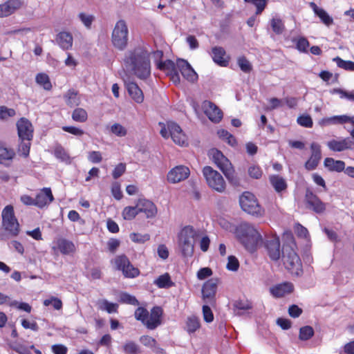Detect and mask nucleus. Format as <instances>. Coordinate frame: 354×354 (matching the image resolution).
Segmentation results:
<instances>
[{"label": "nucleus", "mask_w": 354, "mask_h": 354, "mask_svg": "<svg viewBox=\"0 0 354 354\" xmlns=\"http://www.w3.org/2000/svg\"><path fill=\"white\" fill-rule=\"evenodd\" d=\"M55 156L62 162H70V158L64 149L61 146H57L54 151Z\"/></svg>", "instance_id": "50"}, {"label": "nucleus", "mask_w": 354, "mask_h": 354, "mask_svg": "<svg viewBox=\"0 0 354 354\" xmlns=\"http://www.w3.org/2000/svg\"><path fill=\"white\" fill-rule=\"evenodd\" d=\"M123 351L126 354H138L140 353L138 345L133 341H128L123 345Z\"/></svg>", "instance_id": "45"}, {"label": "nucleus", "mask_w": 354, "mask_h": 354, "mask_svg": "<svg viewBox=\"0 0 354 354\" xmlns=\"http://www.w3.org/2000/svg\"><path fill=\"white\" fill-rule=\"evenodd\" d=\"M114 264L115 268L121 270L124 276L127 278H134L138 276L139 270L135 268L124 255H120L115 258Z\"/></svg>", "instance_id": "9"}, {"label": "nucleus", "mask_w": 354, "mask_h": 354, "mask_svg": "<svg viewBox=\"0 0 354 354\" xmlns=\"http://www.w3.org/2000/svg\"><path fill=\"white\" fill-rule=\"evenodd\" d=\"M297 122L302 127L310 128L313 127V120L308 115H302L298 117Z\"/></svg>", "instance_id": "59"}, {"label": "nucleus", "mask_w": 354, "mask_h": 354, "mask_svg": "<svg viewBox=\"0 0 354 354\" xmlns=\"http://www.w3.org/2000/svg\"><path fill=\"white\" fill-rule=\"evenodd\" d=\"M110 131L113 134L118 137L125 136L127 133L126 128L119 123H114L113 125H111L110 127Z\"/></svg>", "instance_id": "52"}, {"label": "nucleus", "mask_w": 354, "mask_h": 354, "mask_svg": "<svg viewBox=\"0 0 354 354\" xmlns=\"http://www.w3.org/2000/svg\"><path fill=\"white\" fill-rule=\"evenodd\" d=\"M239 203L241 209L249 214L261 216L263 210L259 204L255 196L249 192H245L239 198Z\"/></svg>", "instance_id": "7"}, {"label": "nucleus", "mask_w": 354, "mask_h": 354, "mask_svg": "<svg viewBox=\"0 0 354 354\" xmlns=\"http://www.w3.org/2000/svg\"><path fill=\"white\" fill-rule=\"evenodd\" d=\"M8 305L27 313H30L32 310V307L28 304L25 302H18L16 300L9 301Z\"/></svg>", "instance_id": "56"}, {"label": "nucleus", "mask_w": 354, "mask_h": 354, "mask_svg": "<svg viewBox=\"0 0 354 354\" xmlns=\"http://www.w3.org/2000/svg\"><path fill=\"white\" fill-rule=\"evenodd\" d=\"M324 166L331 171L340 172L345 169V162L342 160H336L333 158H326L324 162Z\"/></svg>", "instance_id": "31"}, {"label": "nucleus", "mask_w": 354, "mask_h": 354, "mask_svg": "<svg viewBox=\"0 0 354 354\" xmlns=\"http://www.w3.org/2000/svg\"><path fill=\"white\" fill-rule=\"evenodd\" d=\"M15 115V111L12 109H8L6 106H0V119L7 120Z\"/></svg>", "instance_id": "61"}, {"label": "nucleus", "mask_w": 354, "mask_h": 354, "mask_svg": "<svg viewBox=\"0 0 354 354\" xmlns=\"http://www.w3.org/2000/svg\"><path fill=\"white\" fill-rule=\"evenodd\" d=\"M128 28L124 20H119L115 25L112 32L113 44H127Z\"/></svg>", "instance_id": "10"}, {"label": "nucleus", "mask_w": 354, "mask_h": 354, "mask_svg": "<svg viewBox=\"0 0 354 354\" xmlns=\"http://www.w3.org/2000/svg\"><path fill=\"white\" fill-rule=\"evenodd\" d=\"M3 225L5 230L12 236L19 234V225L14 215V209L12 205H7L2 211Z\"/></svg>", "instance_id": "8"}, {"label": "nucleus", "mask_w": 354, "mask_h": 354, "mask_svg": "<svg viewBox=\"0 0 354 354\" xmlns=\"http://www.w3.org/2000/svg\"><path fill=\"white\" fill-rule=\"evenodd\" d=\"M44 305L46 306L53 305L55 310H60L62 308V301L59 299L54 297H52L48 299H45L44 301Z\"/></svg>", "instance_id": "58"}, {"label": "nucleus", "mask_w": 354, "mask_h": 354, "mask_svg": "<svg viewBox=\"0 0 354 354\" xmlns=\"http://www.w3.org/2000/svg\"><path fill=\"white\" fill-rule=\"evenodd\" d=\"M200 327V323L197 317H190L186 323V330L189 333H194Z\"/></svg>", "instance_id": "43"}, {"label": "nucleus", "mask_w": 354, "mask_h": 354, "mask_svg": "<svg viewBox=\"0 0 354 354\" xmlns=\"http://www.w3.org/2000/svg\"><path fill=\"white\" fill-rule=\"evenodd\" d=\"M182 75L189 82H194L197 80V73L194 71L190 64L185 59H178L175 63Z\"/></svg>", "instance_id": "20"}, {"label": "nucleus", "mask_w": 354, "mask_h": 354, "mask_svg": "<svg viewBox=\"0 0 354 354\" xmlns=\"http://www.w3.org/2000/svg\"><path fill=\"white\" fill-rule=\"evenodd\" d=\"M149 53L138 46L129 51L124 62L131 67L133 73L140 80H146L151 75Z\"/></svg>", "instance_id": "1"}, {"label": "nucleus", "mask_w": 354, "mask_h": 354, "mask_svg": "<svg viewBox=\"0 0 354 354\" xmlns=\"http://www.w3.org/2000/svg\"><path fill=\"white\" fill-rule=\"evenodd\" d=\"M330 93L332 94H338L340 98H346L348 100L354 102V91H346L342 88H334Z\"/></svg>", "instance_id": "48"}, {"label": "nucleus", "mask_w": 354, "mask_h": 354, "mask_svg": "<svg viewBox=\"0 0 354 354\" xmlns=\"http://www.w3.org/2000/svg\"><path fill=\"white\" fill-rule=\"evenodd\" d=\"M338 67L346 71H354V62L351 61H346L339 57H336L333 59Z\"/></svg>", "instance_id": "44"}, {"label": "nucleus", "mask_w": 354, "mask_h": 354, "mask_svg": "<svg viewBox=\"0 0 354 354\" xmlns=\"http://www.w3.org/2000/svg\"><path fill=\"white\" fill-rule=\"evenodd\" d=\"M200 236V231L192 226L184 227L178 234V247L184 257H192L194 251V243Z\"/></svg>", "instance_id": "3"}, {"label": "nucleus", "mask_w": 354, "mask_h": 354, "mask_svg": "<svg viewBox=\"0 0 354 354\" xmlns=\"http://www.w3.org/2000/svg\"><path fill=\"white\" fill-rule=\"evenodd\" d=\"M21 142L19 146V153L20 155L27 157L29 155L30 148V141L32 140H21Z\"/></svg>", "instance_id": "53"}, {"label": "nucleus", "mask_w": 354, "mask_h": 354, "mask_svg": "<svg viewBox=\"0 0 354 354\" xmlns=\"http://www.w3.org/2000/svg\"><path fill=\"white\" fill-rule=\"evenodd\" d=\"M136 208L138 212L145 213L147 218L155 216L157 212L155 205L150 201L145 198H140L136 203Z\"/></svg>", "instance_id": "23"}, {"label": "nucleus", "mask_w": 354, "mask_h": 354, "mask_svg": "<svg viewBox=\"0 0 354 354\" xmlns=\"http://www.w3.org/2000/svg\"><path fill=\"white\" fill-rule=\"evenodd\" d=\"M314 335V330L311 326H306L301 327L299 330V337L301 340L306 341L310 339Z\"/></svg>", "instance_id": "46"}, {"label": "nucleus", "mask_w": 354, "mask_h": 354, "mask_svg": "<svg viewBox=\"0 0 354 354\" xmlns=\"http://www.w3.org/2000/svg\"><path fill=\"white\" fill-rule=\"evenodd\" d=\"M52 250L55 252H60L62 254H73L76 251V247L73 241L64 238H58L54 241Z\"/></svg>", "instance_id": "14"}, {"label": "nucleus", "mask_w": 354, "mask_h": 354, "mask_svg": "<svg viewBox=\"0 0 354 354\" xmlns=\"http://www.w3.org/2000/svg\"><path fill=\"white\" fill-rule=\"evenodd\" d=\"M202 108L207 117L214 123L219 122L223 118L222 111L210 101L205 100L203 102Z\"/></svg>", "instance_id": "13"}, {"label": "nucleus", "mask_w": 354, "mask_h": 354, "mask_svg": "<svg viewBox=\"0 0 354 354\" xmlns=\"http://www.w3.org/2000/svg\"><path fill=\"white\" fill-rule=\"evenodd\" d=\"M36 82L45 90L49 91L52 88L49 77L45 73H39L35 77Z\"/></svg>", "instance_id": "37"}, {"label": "nucleus", "mask_w": 354, "mask_h": 354, "mask_svg": "<svg viewBox=\"0 0 354 354\" xmlns=\"http://www.w3.org/2000/svg\"><path fill=\"white\" fill-rule=\"evenodd\" d=\"M54 200L50 188H43L35 197L36 206L42 208Z\"/></svg>", "instance_id": "25"}, {"label": "nucleus", "mask_w": 354, "mask_h": 354, "mask_svg": "<svg viewBox=\"0 0 354 354\" xmlns=\"http://www.w3.org/2000/svg\"><path fill=\"white\" fill-rule=\"evenodd\" d=\"M244 1L254 6L256 8L255 14L259 15L265 10L269 0H244Z\"/></svg>", "instance_id": "39"}, {"label": "nucleus", "mask_w": 354, "mask_h": 354, "mask_svg": "<svg viewBox=\"0 0 354 354\" xmlns=\"http://www.w3.org/2000/svg\"><path fill=\"white\" fill-rule=\"evenodd\" d=\"M252 308V304L248 301L238 300L234 304V311L236 315H241L245 311Z\"/></svg>", "instance_id": "36"}, {"label": "nucleus", "mask_w": 354, "mask_h": 354, "mask_svg": "<svg viewBox=\"0 0 354 354\" xmlns=\"http://www.w3.org/2000/svg\"><path fill=\"white\" fill-rule=\"evenodd\" d=\"M159 69L167 73L171 77V80L175 84H178L180 82V76H179V70L176 66V64L170 60L167 59V62L164 64H159Z\"/></svg>", "instance_id": "22"}, {"label": "nucleus", "mask_w": 354, "mask_h": 354, "mask_svg": "<svg viewBox=\"0 0 354 354\" xmlns=\"http://www.w3.org/2000/svg\"><path fill=\"white\" fill-rule=\"evenodd\" d=\"M78 17L81 21L83 23V24L87 28H91V24L94 21V17L92 15H86L84 12H80Z\"/></svg>", "instance_id": "60"}, {"label": "nucleus", "mask_w": 354, "mask_h": 354, "mask_svg": "<svg viewBox=\"0 0 354 354\" xmlns=\"http://www.w3.org/2000/svg\"><path fill=\"white\" fill-rule=\"evenodd\" d=\"M270 182L274 190L279 193L286 189L287 183L286 180L279 175H272L269 178Z\"/></svg>", "instance_id": "32"}, {"label": "nucleus", "mask_w": 354, "mask_h": 354, "mask_svg": "<svg viewBox=\"0 0 354 354\" xmlns=\"http://www.w3.org/2000/svg\"><path fill=\"white\" fill-rule=\"evenodd\" d=\"M229 182L235 186L240 184L239 179L234 173L232 166L223 172Z\"/></svg>", "instance_id": "47"}, {"label": "nucleus", "mask_w": 354, "mask_h": 354, "mask_svg": "<svg viewBox=\"0 0 354 354\" xmlns=\"http://www.w3.org/2000/svg\"><path fill=\"white\" fill-rule=\"evenodd\" d=\"M139 340L145 346L150 348L151 349L157 342L154 338L149 335H142L140 337Z\"/></svg>", "instance_id": "62"}, {"label": "nucleus", "mask_w": 354, "mask_h": 354, "mask_svg": "<svg viewBox=\"0 0 354 354\" xmlns=\"http://www.w3.org/2000/svg\"><path fill=\"white\" fill-rule=\"evenodd\" d=\"M236 236L245 249L251 252L263 243V237L259 230L252 224L240 223L235 230Z\"/></svg>", "instance_id": "2"}, {"label": "nucleus", "mask_w": 354, "mask_h": 354, "mask_svg": "<svg viewBox=\"0 0 354 354\" xmlns=\"http://www.w3.org/2000/svg\"><path fill=\"white\" fill-rule=\"evenodd\" d=\"M159 124L163 125L160 133L164 138L171 137L173 141L180 146L187 144V136L177 123L169 121L167 122L166 125L160 122Z\"/></svg>", "instance_id": "5"}, {"label": "nucleus", "mask_w": 354, "mask_h": 354, "mask_svg": "<svg viewBox=\"0 0 354 354\" xmlns=\"http://www.w3.org/2000/svg\"><path fill=\"white\" fill-rule=\"evenodd\" d=\"M281 257L286 268L292 274L298 276L302 272L301 259L292 246L283 245Z\"/></svg>", "instance_id": "4"}, {"label": "nucleus", "mask_w": 354, "mask_h": 354, "mask_svg": "<svg viewBox=\"0 0 354 354\" xmlns=\"http://www.w3.org/2000/svg\"><path fill=\"white\" fill-rule=\"evenodd\" d=\"M15 156L13 149H8L2 145H0V163L8 165V162H10Z\"/></svg>", "instance_id": "33"}, {"label": "nucleus", "mask_w": 354, "mask_h": 354, "mask_svg": "<svg viewBox=\"0 0 354 354\" xmlns=\"http://www.w3.org/2000/svg\"><path fill=\"white\" fill-rule=\"evenodd\" d=\"M97 306L99 310L106 311L109 314L118 312V305L115 303H111L106 299L98 300Z\"/></svg>", "instance_id": "34"}, {"label": "nucleus", "mask_w": 354, "mask_h": 354, "mask_svg": "<svg viewBox=\"0 0 354 354\" xmlns=\"http://www.w3.org/2000/svg\"><path fill=\"white\" fill-rule=\"evenodd\" d=\"M190 174L189 169L184 165H178L171 169L167 174V180L171 183H178L187 179Z\"/></svg>", "instance_id": "12"}, {"label": "nucleus", "mask_w": 354, "mask_h": 354, "mask_svg": "<svg viewBox=\"0 0 354 354\" xmlns=\"http://www.w3.org/2000/svg\"><path fill=\"white\" fill-rule=\"evenodd\" d=\"M56 41L59 44H72L73 38L71 32L62 31L57 34Z\"/></svg>", "instance_id": "38"}, {"label": "nucleus", "mask_w": 354, "mask_h": 354, "mask_svg": "<svg viewBox=\"0 0 354 354\" xmlns=\"http://www.w3.org/2000/svg\"><path fill=\"white\" fill-rule=\"evenodd\" d=\"M124 84L128 93L132 99L137 103L142 102L144 100L143 93L138 84L134 82L130 81L129 80H125Z\"/></svg>", "instance_id": "26"}, {"label": "nucleus", "mask_w": 354, "mask_h": 354, "mask_svg": "<svg viewBox=\"0 0 354 354\" xmlns=\"http://www.w3.org/2000/svg\"><path fill=\"white\" fill-rule=\"evenodd\" d=\"M203 174L208 186L218 193L225 191L226 183L222 175L210 166L203 169Z\"/></svg>", "instance_id": "6"}, {"label": "nucleus", "mask_w": 354, "mask_h": 354, "mask_svg": "<svg viewBox=\"0 0 354 354\" xmlns=\"http://www.w3.org/2000/svg\"><path fill=\"white\" fill-rule=\"evenodd\" d=\"M248 174L252 178L259 179L262 176L263 171L259 166L256 165H251L248 167Z\"/></svg>", "instance_id": "49"}, {"label": "nucleus", "mask_w": 354, "mask_h": 354, "mask_svg": "<svg viewBox=\"0 0 354 354\" xmlns=\"http://www.w3.org/2000/svg\"><path fill=\"white\" fill-rule=\"evenodd\" d=\"M237 64L241 70L244 73H250L252 71V65L244 57H240L237 59Z\"/></svg>", "instance_id": "55"}, {"label": "nucleus", "mask_w": 354, "mask_h": 354, "mask_svg": "<svg viewBox=\"0 0 354 354\" xmlns=\"http://www.w3.org/2000/svg\"><path fill=\"white\" fill-rule=\"evenodd\" d=\"M120 301L122 303L128 304L133 306L139 304L138 301L134 296H132L127 292H123L120 296Z\"/></svg>", "instance_id": "54"}, {"label": "nucleus", "mask_w": 354, "mask_h": 354, "mask_svg": "<svg viewBox=\"0 0 354 354\" xmlns=\"http://www.w3.org/2000/svg\"><path fill=\"white\" fill-rule=\"evenodd\" d=\"M310 7L314 13L319 18L322 23L326 26H330L333 24V19L326 12L325 10L317 6L315 2L309 3Z\"/></svg>", "instance_id": "29"}, {"label": "nucleus", "mask_w": 354, "mask_h": 354, "mask_svg": "<svg viewBox=\"0 0 354 354\" xmlns=\"http://www.w3.org/2000/svg\"><path fill=\"white\" fill-rule=\"evenodd\" d=\"M162 310L159 306L153 307L149 313V317L145 319L144 325L149 330H154L161 324L160 317Z\"/></svg>", "instance_id": "19"}, {"label": "nucleus", "mask_w": 354, "mask_h": 354, "mask_svg": "<svg viewBox=\"0 0 354 354\" xmlns=\"http://www.w3.org/2000/svg\"><path fill=\"white\" fill-rule=\"evenodd\" d=\"M18 136L20 140H32L33 127L27 119L22 118L17 123Z\"/></svg>", "instance_id": "17"}, {"label": "nucleus", "mask_w": 354, "mask_h": 354, "mask_svg": "<svg viewBox=\"0 0 354 354\" xmlns=\"http://www.w3.org/2000/svg\"><path fill=\"white\" fill-rule=\"evenodd\" d=\"M311 156L305 164V167L307 170L315 169L319 164L321 159V149L320 145L318 143L313 142L310 145Z\"/></svg>", "instance_id": "21"}, {"label": "nucleus", "mask_w": 354, "mask_h": 354, "mask_svg": "<svg viewBox=\"0 0 354 354\" xmlns=\"http://www.w3.org/2000/svg\"><path fill=\"white\" fill-rule=\"evenodd\" d=\"M270 26L273 32L276 35H281L286 29L283 21L281 18L277 17H272L270 19Z\"/></svg>", "instance_id": "35"}, {"label": "nucleus", "mask_w": 354, "mask_h": 354, "mask_svg": "<svg viewBox=\"0 0 354 354\" xmlns=\"http://www.w3.org/2000/svg\"><path fill=\"white\" fill-rule=\"evenodd\" d=\"M265 247L269 257L272 261H278L282 253L280 250V241L277 236H272L266 240Z\"/></svg>", "instance_id": "15"}, {"label": "nucleus", "mask_w": 354, "mask_h": 354, "mask_svg": "<svg viewBox=\"0 0 354 354\" xmlns=\"http://www.w3.org/2000/svg\"><path fill=\"white\" fill-rule=\"evenodd\" d=\"M126 171V165L124 163H119L115 166L112 172V176L114 179L120 178Z\"/></svg>", "instance_id": "64"}, {"label": "nucleus", "mask_w": 354, "mask_h": 354, "mask_svg": "<svg viewBox=\"0 0 354 354\" xmlns=\"http://www.w3.org/2000/svg\"><path fill=\"white\" fill-rule=\"evenodd\" d=\"M239 263L238 259L234 256L228 257V261L226 268L228 270L236 271L239 269Z\"/></svg>", "instance_id": "63"}, {"label": "nucleus", "mask_w": 354, "mask_h": 354, "mask_svg": "<svg viewBox=\"0 0 354 354\" xmlns=\"http://www.w3.org/2000/svg\"><path fill=\"white\" fill-rule=\"evenodd\" d=\"M87 112L82 108L75 109L72 113V118L75 122H84L87 120Z\"/></svg>", "instance_id": "42"}, {"label": "nucleus", "mask_w": 354, "mask_h": 354, "mask_svg": "<svg viewBox=\"0 0 354 354\" xmlns=\"http://www.w3.org/2000/svg\"><path fill=\"white\" fill-rule=\"evenodd\" d=\"M156 284L160 288H168L172 285L170 279V276L168 273L160 275L157 279L155 280Z\"/></svg>", "instance_id": "40"}, {"label": "nucleus", "mask_w": 354, "mask_h": 354, "mask_svg": "<svg viewBox=\"0 0 354 354\" xmlns=\"http://www.w3.org/2000/svg\"><path fill=\"white\" fill-rule=\"evenodd\" d=\"M210 155L213 162L223 172L232 166L230 160L220 151L212 149Z\"/></svg>", "instance_id": "24"}, {"label": "nucleus", "mask_w": 354, "mask_h": 354, "mask_svg": "<svg viewBox=\"0 0 354 354\" xmlns=\"http://www.w3.org/2000/svg\"><path fill=\"white\" fill-rule=\"evenodd\" d=\"M135 318L144 324L145 319L149 317V312L142 307L138 308L135 311Z\"/></svg>", "instance_id": "57"}, {"label": "nucleus", "mask_w": 354, "mask_h": 354, "mask_svg": "<svg viewBox=\"0 0 354 354\" xmlns=\"http://www.w3.org/2000/svg\"><path fill=\"white\" fill-rule=\"evenodd\" d=\"M353 145L350 138H339V139H333L327 142L326 145L328 149L334 152H341L345 150L351 149Z\"/></svg>", "instance_id": "16"}, {"label": "nucleus", "mask_w": 354, "mask_h": 354, "mask_svg": "<svg viewBox=\"0 0 354 354\" xmlns=\"http://www.w3.org/2000/svg\"><path fill=\"white\" fill-rule=\"evenodd\" d=\"M217 283L218 281L216 279H211L203 284L202 297L205 303L212 304L214 302Z\"/></svg>", "instance_id": "11"}, {"label": "nucleus", "mask_w": 354, "mask_h": 354, "mask_svg": "<svg viewBox=\"0 0 354 354\" xmlns=\"http://www.w3.org/2000/svg\"><path fill=\"white\" fill-rule=\"evenodd\" d=\"M212 59L216 64L221 66H226L230 60L225 50L221 46H215L212 48Z\"/></svg>", "instance_id": "28"}, {"label": "nucleus", "mask_w": 354, "mask_h": 354, "mask_svg": "<svg viewBox=\"0 0 354 354\" xmlns=\"http://www.w3.org/2000/svg\"><path fill=\"white\" fill-rule=\"evenodd\" d=\"M21 6V2L19 0H8L0 4V17H6L12 15Z\"/></svg>", "instance_id": "27"}, {"label": "nucleus", "mask_w": 354, "mask_h": 354, "mask_svg": "<svg viewBox=\"0 0 354 354\" xmlns=\"http://www.w3.org/2000/svg\"><path fill=\"white\" fill-rule=\"evenodd\" d=\"M270 290L274 297H281L292 292L293 285L291 283L286 282L270 288Z\"/></svg>", "instance_id": "30"}, {"label": "nucleus", "mask_w": 354, "mask_h": 354, "mask_svg": "<svg viewBox=\"0 0 354 354\" xmlns=\"http://www.w3.org/2000/svg\"><path fill=\"white\" fill-rule=\"evenodd\" d=\"M139 214L136 205L135 207H126L122 212V216L125 220H131Z\"/></svg>", "instance_id": "51"}, {"label": "nucleus", "mask_w": 354, "mask_h": 354, "mask_svg": "<svg viewBox=\"0 0 354 354\" xmlns=\"http://www.w3.org/2000/svg\"><path fill=\"white\" fill-rule=\"evenodd\" d=\"M66 103L70 106H77L80 100L77 97V93L73 90H69L64 96Z\"/></svg>", "instance_id": "41"}, {"label": "nucleus", "mask_w": 354, "mask_h": 354, "mask_svg": "<svg viewBox=\"0 0 354 354\" xmlns=\"http://www.w3.org/2000/svg\"><path fill=\"white\" fill-rule=\"evenodd\" d=\"M305 201L307 204V207L317 214H321L326 209L325 203H324L319 197L312 192H306Z\"/></svg>", "instance_id": "18"}]
</instances>
